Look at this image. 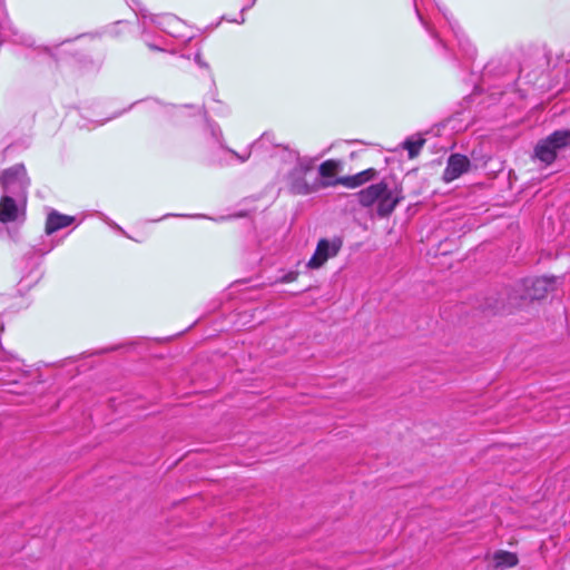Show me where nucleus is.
<instances>
[{
    "instance_id": "nucleus-1",
    "label": "nucleus",
    "mask_w": 570,
    "mask_h": 570,
    "mask_svg": "<svg viewBox=\"0 0 570 570\" xmlns=\"http://www.w3.org/2000/svg\"><path fill=\"white\" fill-rule=\"evenodd\" d=\"M281 158L292 164V167L283 174L282 181L286 190L293 195H309L322 187L317 178L309 179L314 169V159L301 157L297 151L286 147L279 148Z\"/></svg>"
},
{
    "instance_id": "nucleus-2",
    "label": "nucleus",
    "mask_w": 570,
    "mask_h": 570,
    "mask_svg": "<svg viewBox=\"0 0 570 570\" xmlns=\"http://www.w3.org/2000/svg\"><path fill=\"white\" fill-rule=\"evenodd\" d=\"M402 199V188L394 181L386 179L357 193L360 205L366 208H375L376 214L381 217L391 215Z\"/></svg>"
},
{
    "instance_id": "nucleus-3",
    "label": "nucleus",
    "mask_w": 570,
    "mask_h": 570,
    "mask_svg": "<svg viewBox=\"0 0 570 570\" xmlns=\"http://www.w3.org/2000/svg\"><path fill=\"white\" fill-rule=\"evenodd\" d=\"M0 184L4 195H10L18 198H27V190L30 185V179L27 176V170L22 164H17L4 170L0 176Z\"/></svg>"
},
{
    "instance_id": "nucleus-4",
    "label": "nucleus",
    "mask_w": 570,
    "mask_h": 570,
    "mask_svg": "<svg viewBox=\"0 0 570 570\" xmlns=\"http://www.w3.org/2000/svg\"><path fill=\"white\" fill-rule=\"evenodd\" d=\"M27 198L3 195L0 199V222L22 224L26 219Z\"/></svg>"
},
{
    "instance_id": "nucleus-5",
    "label": "nucleus",
    "mask_w": 570,
    "mask_h": 570,
    "mask_svg": "<svg viewBox=\"0 0 570 570\" xmlns=\"http://www.w3.org/2000/svg\"><path fill=\"white\" fill-rule=\"evenodd\" d=\"M342 246L343 240L340 237L320 239L316 249L306 266L311 269L321 268L330 258L335 257L340 253Z\"/></svg>"
},
{
    "instance_id": "nucleus-6",
    "label": "nucleus",
    "mask_w": 570,
    "mask_h": 570,
    "mask_svg": "<svg viewBox=\"0 0 570 570\" xmlns=\"http://www.w3.org/2000/svg\"><path fill=\"white\" fill-rule=\"evenodd\" d=\"M470 168V160L466 156L454 154L448 159L446 167L443 171V180L451 183L466 173Z\"/></svg>"
},
{
    "instance_id": "nucleus-7",
    "label": "nucleus",
    "mask_w": 570,
    "mask_h": 570,
    "mask_svg": "<svg viewBox=\"0 0 570 570\" xmlns=\"http://www.w3.org/2000/svg\"><path fill=\"white\" fill-rule=\"evenodd\" d=\"M525 294L529 299H541L553 287V281L548 277L524 281Z\"/></svg>"
},
{
    "instance_id": "nucleus-8",
    "label": "nucleus",
    "mask_w": 570,
    "mask_h": 570,
    "mask_svg": "<svg viewBox=\"0 0 570 570\" xmlns=\"http://www.w3.org/2000/svg\"><path fill=\"white\" fill-rule=\"evenodd\" d=\"M494 570H505L509 568H513L519 563V558L517 553L505 551V550H497L491 556Z\"/></svg>"
},
{
    "instance_id": "nucleus-9",
    "label": "nucleus",
    "mask_w": 570,
    "mask_h": 570,
    "mask_svg": "<svg viewBox=\"0 0 570 570\" xmlns=\"http://www.w3.org/2000/svg\"><path fill=\"white\" fill-rule=\"evenodd\" d=\"M72 222L73 217L52 210L47 217L46 233L50 235L61 228L69 226Z\"/></svg>"
},
{
    "instance_id": "nucleus-10",
    "label": "nucleus",
    "mask_w": 570,
    "mask_h": 570,
    "mask_svg": "<svg viewBox=\"0 0 570 570\" xmlns=\"http://www.w3.org/2000/svg\"><path fill=\"white\" fill-rule=\"evenodd\" d=\"M535 157L546 165L552 164L558 155V151L546 139H541L534 148Z\"/></svg>"
},
{
    "instance_id": "nucleus-11",
    "label": "nucleus",
    "mask_w": 570,
    "mask_h": 570,
    "mask_svg": "<svg viewBox=\"0 0 570 570\" xmlns=\"http://www.w3.org/2000/svg\"><path fill=\"white\" fill-rule=\"evenodd\" d=\"M544 139L559 153L570 146V130H556Z\"/></svg>"
},
{
    "instance_id": "nucleus-12",
    "label": "nucleus",
    "mask_w": 570,
    "mask_h": 570,
    "mask_svg": "<svg viewBox=\"0 0 570 570\" xmlns=\"http://www.w3.org/2000/svg\"><path fill=\"white\" fill-rule=\"evenodd\" d=\"M342 163L336 159H328L321 164L318 168L320 176L325 180H335L336 174L341 170Z\"/></svg>"
},
{
    "instance_id": "nucleus-13",
    "label": "nucleus",
    "mask_w": 570,
    "mask_h": 570,
    "mask_svg": "<svg viewBox=\"0 0 570 570\" xmlns=\"http://www.w3.org/2000/svg\"><path fill=\"white\" fill-rule=\"evenodd\" d=\"M336 185H342L347 188H356V187L361 186V183H360V179L356 174L352 175V176L338 177L335 180L322 181L323 188L333 187Z\"/></svg>"
},
{
    "instance_id": "nucleus-14",
    "label": "nucleus",
    "mask_w": 570,
    "mask_h": 570,
    "mask_svg": "<svg viewBox=\"0 0 570 570\" xmlns=\"http://www.w3.org/2000/svg\"><path fill=\"white\" fill-rule=\"evenodd\" d=\"M424 144V139L420 138L416 140L407 139L404 142V148L409 151L410 158H414L421 150Z\"/></svg>"
},
{
    "instance_id": "nucleus-15",
    "label": "nucleus",
    "mask_w": 570,
    "mask_h": 570,
    "mask_svg": "<svg viewBox=\"0 0 570 570\" xmlns=\"http://www.w3.org/2000/svg\"><path fill=\"white\" fill-rule=\"evenodd\" d=\"M442 13H443L444 18L448 20V22L450 23V26H451V28H452L453 32H454V33H455V36L458 37L460 45H462V46H463L464 43H465V45H469L468 39H465V38H464V35H463V32H461V30L456 29V24L452 22V20H451V18L449 17L448 12L442 11Z\"/></svg>"
},
{
    "instance_id": "nucleus-16",
    "label": "nucleus",
    "mask_w": 570,
    "mask_h": 570,
    "mask_svg": "<svg viewBox=\"0 0 570 570\" xmlns=\"http://www.w3.org/2000/svg\"><path fill=\"white\" fill-rule=\"evenodd\" d=\"M356 175L360 179L361 185H363V184L374 179L375 176L377 175V171L374 168H368L366 170L357 173Z\"/></svg>"
},
{
    "instance_id": "nucleus-17",
    "label": "nucleus",
    "mask_w": 570,
    "mask_h": 570,
    "mask_svg": "<svg viewBox=\"0 0 570 570\" xmlns=\"http://www.w3.org/2000/svg\"><path fill=\"white\" fill-rule=\"evenodd\" d=\"M417 0H414V7H415V11H416V14L421 21V23L424 26V28L432 35L434 36V31L431 29V27L429 26V23L423 19L421 12H420V9H419V6H417Z\"/></svg>"
},
{
    "instance_id": "nucleus-18",
    "label": "nucleus",
    "mask_w": 570,
    "mask_h": 570,
    "mask_svg": "<svg viewBox=\"0 0 570 570\" xmlns=\"http://www.w3.org/2000/svg\"><path fill=\"white\" fill-rule=\"evenodd\" d=\"M12 366H13V368L16 371L21 372V374H20L21 376H26L27 375L28 371L22 368L23 364H22V362L20 360L12 361Z\"/></svg>"
},
{
    "instance_id": "nucleus-19",
    "label": "nucleus",
    "mask_w": 570,
    "mask_h": 570,
    "mask_svg": "<svg viewBox=\"0 0 570 570\" xmlns=\"http://www.w3.org/2000/svg\"><path fill=\"white\" fill-rule=\"evenodd\" d=\"M268 139V136L266 134H264L257 141H255L253 145H252V148H258L259 146H262L265 140Z\"/></svg>"
},
{
    "instance_id": "nucleus-20",
    "label": "nucleus",
    "mask_w": 570,
    "mask_h": 570,
    "mask_svg": "<svg viewBox=\"0 0 570 570\" xmlns=\"http://www.w3.org/2000/svg\"><path fill=\"white\" fill-rule=\"evenodd\" d=\"M233 155H235L242 163L246 161L249 158L250 153H246L245 155H238L233 150H229Z\"/></svg>"
},
{
    "instance_id": "nucleus-21",
    "label": "nucleus",
    "mask_w": 570,
    "mask_h": 570,
    "mask_svg": "<svg viewBox=\"0 0 570 570\" xmlns=\"http://www.w3.org/2000/svg\"><path fill=\"white\" fill-rule=\"evenodd\" d=\"M4 18H6V12H4V8H3V0H0V19H2L4 21Z\"/></svg>"
},
{
    "instance_id": "nucleus-22",
    "label": "nucleus",
    "mask_w": 570,
    "mask_h": 570,
    "mask_svg": "<svg viewBox=\"0 0 570 570\" xmlns=\"http://www.w3.org/2000/svg\"><path fill=\"white\" fill-rule=\"evenodd\" d=\"M296 278V274L291 273L283 278V282H292Z\"/></svg>"
},
{
    "instance_id": "nucleus-23",
    "label": "nucleus",
    "mask_w": 570,
    "mask_h": 570,
    "mask_svg": "<svg viewBox=\"0 0 570 570\" xmlns=\"http://www.w3.org/2000/svg\"><path fill=\"white\" fill-rule=\"evenodd\" d=\"M468 53H469L470 56H473V55L475 53L474 48H470V49H468Z\"/></svg>"
}]
</instances>
